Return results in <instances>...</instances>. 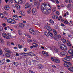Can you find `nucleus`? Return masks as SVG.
<instances>
[{
	"label": "nucleus",
	"mask_w": 73,
	"mask_h": 73,
	"mask_svg": "<svg viewBox=\"0 0 73 73\" xmlns=\"http://www.w3.org/2000/svg\"><path fill=\"white\" fill-rule=\"evenodd\" d=\"M48 5H49L48 3L44 2L42 4L41 7V11H42V13L45 15H49L50 14L49 11L48 10L45 9L44 8V7H45L46 6H47Z\"/></svg>",
	"instance_id": "f257e3e1"
},
{
	"label": "nucleus",
	"mask_w": 73,
	"mask_h": 73,
	"mask_svg": "<svg viewBox=\"0 0 73 73\" xmlns=\"http://www.w3.org/2000/svg\"><path fill=\"white\" fill-rule=\"evenodd\" d=\"M51 58L52 61H54V62H55L56 63H57V64L60 63V60L59 59H57L56 58H54V57H52Z\"/></svg>",
	"instance_id": "f03ea898"
},
{
	"label": "nucleus",
	"mask_w": 73,
	"mask_h": 73,
	"mask_svg": "<svg viewBox=\"0 0 73 73\" xmlns=\"http://www.w3.org/2000/svg\"><path fill=\"white\" fill-rule=\"evenodd\" d=\"M72 57L70 56H66L65 58H64L63 59V61L64 62H66V61H69L70 60Z\"/></svg>",
	"instance_id": "7ed1b4c3"
},
{
	"label": "nucleus",
	"mask_w": 73,
	"mask_h": 73,
	"mask_svg": "<svg viewBox=\"0 0 73 73\" xmlns=\"http://www.w3.org/2000/svg\"><path fill=\"white\" fill-rule=\"evenodd\" d=\"M60 48L63 50H67V47L64 44H61L60 45Z\"/></svg>",
	"instance_id": "20e7f679"
},
{
	"label": "nucleus",
	"mask_w": 73,
	"mask_h": 73,
	"mask_svg": "<svg viewBox=\"0 0 73 73\" xmlns=\"http://www.w3.org/2000/svg\"><path fill=\"white\" fill-rule=\"evenodd\" d=\"M25 9L28 8V9L30 10L31 9V7L29 6V3H26L25 5Z\"/></svg>",
	"instance_id": "39448f33"
},
{
	"label": "nucleus",
	"mask_w": 73,
	"mask_h": 73,
	"mask_svg": "<svg viewBox=\"0 0 73 73\" xmlns=\"http://www.w3.org/2000/svg\"><path fill=\"white\" fill-rule=\"evenodd\" d=\"M2 35L5 38H6V39H10V38L7 36V35L5 33H2Z\"/></svg>",
	"instance_id": "423d86ee"
},
{
	"label": "nucleus",
	"mask_w": 73,
	"mask_h": 73,
	"mask_svg": "<svg viewBox=\"0 0 73 73\" xmlns=\"http://www.w3.org/2000/svg\"><path fill=\"white\" fill-rule=\"evenodd\" d=\"M32 12L33 15H36V14L37 13V11L35 8H33L32 10Z\"/></svg>",
	"instance_id": "0eeeda50"
},
{
	"label": "nucleus",
	"mask_w": 73,
	"mask_h": 73,
	"mask_svg": "<svg viewBox=\"0 0 73 73\" xmlns=\"http://www.w3.org/2000/svg\"><path fill=\"white\" fill-rule=\"evenodd\" d=\"M60 54L62 56H66L68 55V53L66 52H61Z\"/></svg>",
	"instance_id": "6e6552de"
},
{
	"label": "nucleus",
	"mask_w": 73,
	"mask_h": 73,
	"mask_svg": "<svg viewBox=\"0 0 73 73\" xmlns=\"http://www.w3.org/2000/svg\"><path fill=\"white\" fill-rule=\"evenodd\" d=\"M42 53L43 55L45 57H48V56H49V54H48V53L47 52L45 51H42Z\"/></svg>",
	"instance_id": "1a4fd4ad"
},
{
	"label": "nucleus",
	"mask_w": 73,
	"mask_h": 73,
	"mask_svg": "<svg viewBox=\"0 0 73 73\" xmlns=\"http://www.w3.org/2000/svg\"><path fill=\"white\" fill-rule=\"evenodd\" d=\"M68 52L69 54H71V56L73 54V50L72 49H70L68 50Z\"/></svg>",
	"instance_id": "9d476101"
},
{
	"label": "nucleus",
	"mask_w": 73,
	"mask_h": 73,
	"mask_svg": "<svg viewBox=\"0 0 73 73\" xmlns=\"http://www.w3.org/2000/svg\"><path fill=\"white\" fill-rule=\"evenodd\" d=\"M0 17H1V18H3L5 19L7 18V17H5V16H4V15L1 13H0Z\"/></svg>",
	"instance_id": "9b49d317"
},
{
	"label": "nucleus",
	"mask_w": 73,
	"mask_h": 73,
	"mask_svg": "<svg viewBox=\"0 0 73 73\" xmlns=\"http://www.w3.org/2000/svg\"><path fill=\"white\" fill-rule=\"evenodd\" d=\"M8 48H5L4 50H5L6 52H7V53H12V52H11V51H10V50H8Z\"/></svg>",
	"instance_id": "f8f14e48"
},
{
	"label": "nucleus",
	"mask_w": 73,
	"mask_h": 73,
	"mask_svg": "<svg viewBox=\"0 0 73 73\" xmlns=\"http://www.w3.org/2000/svg\"><path fill=\"white\" fill-rule=\"evenodd\" d=\"M4 8L6 10V11H8V10H9V9L10 8L9 6L8 5H5V6L4 7Z\"/></svg>",
	"instance_id": "ddd939ff"
},
{
	"label": "nucleus",
	"mask_w": 73,
	"mask_h": 73,
	"mask_svg": "<svg viewBox=\"0 0 73 73\" xmlns=\"http://www.w3.org/2000/svg\"><path fill=\"white\" fill-rule=\"evenodd\" d=\"M72 65V64H64V66L65 67H66V68H69V67H70Z\"/></svg>",
	"instance_id": "4468645a"
},
{
	"label": "nucleus",
	"mask_w": 73,
	"mask_h": 73,
	"mask_svg": "<svg viewBox=\"0 0 73 73\" xmlns=\"http://www.w3.org/2000/svg\"><path fill=\"white\" fill-rule=\"evenodd\" d=\"M13 18L14 19H15V20H17L19 19V18H18L17 15H14L13 16Z\"/></svg>",
	"instance_id": "2eb2a0df"
},
{
	"label": "nucleus",
	"mask_w": 73,
	"mask_h": 73,
	"mask_svg": "<svg viewBox=\"0 0 73 73\" xmlns=\"http://www.w3.org/2000/svg\"><path fill=\"white\" fill-rule=\"evenodd\" d=\"M10 19L11 20V21L10 23L11 24H15L16 23V21L14 20L11 18H10Z\"/></svg>",
	"instance_id": "dca6fc26"
},
{
	"label": "nucleus",
	"mask_w": 73,
	"mask_h": 73,
	"mask_svg": "<svg viewBox=\"0 0 73 73\" xmlns=\"http://www.w3.org/2000/svg\"><path fill=\"white\" fill-rule=\"evenodd\" d=\"M15 7L17 9H20L21 8L20 5L19 4H16L15 5Z\"/></svg>",
	"instance_id": "f3484780"
},
{
	"label": "nucleus",
	"mask_w": 73,
	"mask_h": 73,
	"mask_svg": "<svg viewBox=\"0 0 73 73\" xmlns=\"http://www.w3.org/2000/svg\"><path fill=\"white\" fill-rule=\"evenodd\" d=\"M61 40H62L63 43L64 44H66V40L64 39V38H62L61 39Z\"/></svg>",
	"instance_id": "a211bd4d"
},
{
	"label": "nucleus",
	"mask_w": 73,
	"mask_h": 73,
	"mask_svg": "<svg viewBox=\"0 0 73 73\" xmlns=\"http://www.w3.org/2000/svg\"><path fill=\"white\" fill-rule=\"evenodd\" d=\"M29 31L31 33V34H32V32H34V33L35 32V31H34V30L32 29H29Z\"/></svg>",
	"instance_id": "6ab92c4d"
},
{
	"label": "nucleus",
	"mask_w": 73,
	"mask_h": 73,
	"mask_svg": "<svg viewBox=\"0 0 73 73\" xmlns=\"http://www.w3.org/2000/svg\"><path fill=\"white\" fill-rule=\"evenodd\" d=\"M48 34L49 35H48V36H50V37H52L53 36V34L51 32H50V31L48 32Z\"/></svg>",
	"instance_id": "aec40b11"
},
{
	"label": "nucleus",
	"mask_w": 73,
	"mask_h": 73,
	"mask_svg": "<svg viewBox=\"0 0 73 73\" xmlns=\"http://www.w3.org/2000/svg\"><path fill=\"white\" fill-rule=\"evenodd\" d=\"M5 57H10V55L8 53H5Z\"/></svg>",
	"instance_id": "412c9836"
},
{
	"label": "nucleus",
	"mask_w": 73,
	"mask_h": 73,
	"mask_svg": "<svg viewBox=\"0 0 73 73\" xmlns=\"http://www.w3.org/2000/svg\"><path fill=\"white\" fill-rule=\"evenodd\" d=\"M21 54L24 56H28V54L25 52L21 53Z\"/></svg>",
	"instance_id": "4be33fe9"
},
{
	"label": "nucleus",
	"mask_w": 73,
	"mask_h": 73,
	"mask_svg": "<svg viewBox=\"0 0 73 73\" xmlns=\"http://www.w3.org/2000/svg\"><path fill=\"white\" fill-rule=\"evenodd\" d=\"M19 26L21 27V28H23L24 27V25L23 23H20L19 24Z\"/></svg>",
	"instance_id": "5701e85b"
},
{
	"label": "nucleus",
	"mask_w": 73,
	"mask_h": 73,
	"mask_svg": "<svg viewBox=\"0 0 73 73\" xmlns=\"http://www.w3.org/2000/svg\"><path fill=\"white\" fill-rule=\"evenodd\" d=\"M33 45L34 48H37V44L36 43H33Z\"/></svg>",
	"instance_id": "b1692460"
},
{
	"label": "nucleus",
	"mask_w": 73,
	"mask_h": 73,
	"mask_svg": "<svg viewBox=\"0 0 73 73\" xmlns=\"http://www.w3.org/2000/svg\"><path fill=\"white\" fill-rule=\"evenodd\" d=\"M67 44L70 47L71 46V44H70V42H69L68 40L67 41Z\"/></svg>",
	"instance_id": "393cba45"
},
{
	"label": "nucleus",
	"mask_w": 73,
	"mask_h": 73,
	"mask_svg": "<svg viewBox=\"0 0 73 73\" xmlns=\"http://www.w3.org/2000/svg\"><path fill=\"white\" fill-rule=\"evenodd\" d=\"M49 22L50 23H51V24H52L53 25V24H54V21H53L52 19H50V20L49 21Z\"/></svg>",
	"instance_id": "a878e982"
},
{
	"label": "nucleus",
	"mask_w": 73,
	"mask_h": 73,
	"mask_svg": "<svg viewBox=\"0 0 73 73\" xmlns=\"http://www.w3.org/2000/svg\"><path fill=\"white\" fill-rule=\"evenodd\" d=\"M52 18L54 19H57L58 18V16L56 15H54V16H52Z\"/></svg>",
	"instance_id": "bb28decb"
},
{
	"label": "nucleus",
	"mask_w": 73,
	"mask_h": 73,
	"mask_svg": "<svg viewBox=\"0 0 73 73\" xmlns=\"http://www.w3.org/2000/svg\"><path fill=\"white\" fill-rule=\"evenodd\" d=\"M38 68L40 69H42V68L43 66L41 64H39L38 65Z\"/></svg>",
	"instance_id": "cd10ccee"
},
{
	"label": "nucleus",
	"mask_w": 73,
	"mask_h": 73,
	"mask_svg": "<svg viewBox=\"0 0 73 73\" xmlns=\"http://www.w3.org/2000/svg\"><path fill=\"white\" fill-rule=\"evenodd\" d=\"M68 70L71 72H73V67H71L70 68H68Z\"/></svg>",
	"instance_id": "c85d7f7f"
},
{
	"label": "nucleus",
	"mask_w": 73,
	"mask_h": 73,
	"mask_svg": "<svg viewBox=\"0 0 73 73\" xmlns=\"http://www.w3.org/2000/svg\"><path fill=\"white\" fill-rule=\"evenodd\" d=\"M53 32L54 35H56L57 34V31H56V30L53 29Z\"/></svg>",
	"instance_id": "c756f323"
},
{
	"label": "nucleus",
	"mask_w": 73,
	"mask_h": 73,
	"mask_svg": "<svg viewBox=\"0 0 73 73\" xmlns=\"http://www.w3.org/2000/svg\"><path fill=\"white\" fill-rule=\"evenodd\" d=\"M48 5L49 7L48 8V11H49H49H50V10H51V7H50V5H49V4H48V5Z\"/></svg>",
	"instance_id": "7c9ffc66"
},
{
	"label": "nucleus",
	"mask_w": 73,
	"mask_h": 73,
	"mask_svg": "<svg viewBox=\"0 0 73 73\" xmlns=\"http://www.w3.org/2000/svg\"><path fill=\"white\" fill-rule=\"evenodd\" d=\"M20 13H21V15H22V16H25V14H24V13L22 11H20Z\"/></svg>",
	"instance_id": "2f4dec72"
},
{
	"label": "nucleus",
	"mask_w": 73,
	"mask_h": 73,
	"mask_svg": "<svg viewBox=\"0 0 73 73\" xmlns=\"http://www.w3.org/2000/svg\"><path fill=\"white\" fill-rule=\"evenodd\" d=\"M54 50L55 52H58V49L57 47L55 48H54Z\"/></svg>",
	"instance_id": "473e14b6"
},
{
	"label": "nucleus",
	"mask_w": 73,
	"mask_h": 73,
	"mask_svg": "<svg viewBox=\"0 0 73 73\" xmlns=\"http://www.w3.org/2000/svg\"><path fill=\"white\" fill-rule=\"evenodd\" d=\"M56 37H57L58 38H61V35H60V34H58L57 35H56Z\"/></svg>",
	"instance_id": "72a5a7b5"
},
{
	"label": "nucleus",
	"mask_w": 73,
	"mask_h": 73,
	"mask_svg": "<svg viewBox=\"0 0 73 73\" xmlns=\"http://www.w3.org/2000/svg\"><path fill=\"white\" fill-rule=\"evenodd\" d=\"M18 47L19 49H21V48H22V45L20 44H19L18 46Z\"/></svg>",
	"instance_id": "f704fd0d"
},
{
	"label": "nucleus",
	"mask_w": 73,
	"mask_h": 73,
	"mask_svg": "<svg viewBox=\"0 0 73 73\" xmlns=\"http://www.w3.org/2000/svg\"><path fill=\"white\" fill-rule=\"evenodd\" d=\"M7 45H8V46H11V43H10V42H7Z\"/></svg>",
	"instance_id": "c9c22d12"
},
{
	"label": "nucleus",
	"mask_w": 73,
	"mask_h": 73,
	"mask_svg": "<svg viewBox=\"0 0 73 73\" xmlns=\"http://www.w3.org/2000/svg\"><path fill=\"white\" fill-rule=\"evenodd\" d=\"M49 26L48 25H47V26H45L44 28H45L46 29H47V30H48V29H49Z\"/></svg>",
	"instance_id": "e433bc0d"
},
{
	"label": "nucleus",
	"mask_w": 73,
	"mask_h": 73,
	"mask_svg": "<svg viewBox=\"0 0 73 73\" xmlns=\"http://www.w3.org/2000/svg\"><path fill=\"white\" fill-rule=\"evenodd\" d=\"M72 7V5H71V4H69L67 6V8H70V7Z\"/></svg>",
	"instance_id": "4c0bfd02"
},
{
	"label": "nucleus",
	"mask_w": 73,
	"mask_h": 73,
	"mask_svg": "<svg viewBox=\"0 0 73 73\" xmlns=\"http://www.w3.org/2000/svg\"><path fill=\"white\" fill-rule=\"evenodd\" d=\"M44 33L45 35L47 37H48V33L46 32V31H44Z\"/></svg>",
	"instance_id": "58836bf2"
},
{
	"label": "nucleus",
	"mask_w": 73,
	"mask_h": 73,
	"mask_svg": "<svg viewBox=\"0 0 73 73\" xmlns=\"http://www.w3.org/2000/svg\"><path fill=\"white\" fill-rule=\"evenodd\" d=\"M18 33L19 35H21V31L20 30H18Z\"/></svg>",
	"instance_id": "ea45409f"
},
{
	"label": "nucleus",
	"mask_w": 73,
	"mask_h": 73,
	"mask_svg": "<svg viewBox=\"0 0 73 73\" xmlns=\"http://www.w3.org/2000/svg\"><path fill=\"white\" fill-rule=\"evenodd\" d=\"M4 13L5 14V15H6V16H8V13L6 11H4Z\"/></svg>",
	"instance_id": "a19ab883"
},
{
	"label": "nucleus",
	"mask_w": 73,
	"mask_h": 73,
	"mask_svg": "<svg viewBox=\"0 0 73 73\" xmlns=\"http://www.w3.org/2000/svg\"><path fill=\"white\" fill-rule=\"evenodd\" d=\"M31 9L30 10V9H29V10L27 11L28 13L29 14V13H31V11L30 10H31Z\"/></svg>",
	"instance_id": "79ce46f5"
},
{
	"label": "nucleus",
	"mask_w": 73,
	"mask_h": 73,
	"mask_svg": "<svg viewBox=\"0 0 73 73\" xmlns=\"http://www.w3.org/2000/svg\"><path fill=\"white\" fill-rule=\"evenodd\" d=\"M10 4L13 3V0H9V2Z\"/></svg>",
	"instance_id": "37998d69"
},
{
	"label": "nucleus",
	"mask_w": 73,
	"mask_h": 73,
	"mask_svg": "<svg viewBox=\"0 0 73 73\" xmlns=\"http://www.w3.org/2000/svg\"><path fill=\"white\" fill-rule=\"evenodd\" d=\"M3 27L1 26L0 27V31H3Z\"/></svg>",
	"instance_id": "c03bdc74"
},
{
	"label": "nucleus",
	"mask_w": 73,
	"mask_h": 73,
	"mask_svg": "<svg viewBox=\"0 0 73 73\" xmlns=\"http://www.w3.org/2000/svg\"><path fill=\"white\" fill-rule=\"evenodd\" d=\"M18 3H19V4H21L22 3H23V1H22V0H20Z\"/></svg>",
	"instance_id": "a18cd8bd"
},
{
	"label": "nucleus",
	"mask_w": 73,
	"mask_h": 73,
	"mask_svg": "<svg viewBox=\"0 0 73 73\" xmlns=\"http://www.w3.org/2000/svg\"><path fill=\"white\" fill-rule=\"evenodd\" d=\"M28 42H32V40L31 39H28L27 40Z\"/></svg>",
	"instance_id": "49530a36"
},
{
	"label": "nucleus",
	"mask_w": 73,
	"mask_h": 73,
	"mask_svg": "<svg viewBox=\"0 0 73 73\" xmlns=\"http://www.w3.org/2000/svg\"><path fill=\"white\" fill-rule=\"evenodd\" d=\"M11 19H8L7 20V22L8 23H11Z\"/></svg>",
	"instance_id": "de8ad7c7"
},
{
	"label": "nucleus",
	"mask_w": 73,
	"mask_h": 73,
	"mask_svg": "<svg viewBox=\"0 0 73 73\" xmlns=\"http://www.w3.org/2000/svg\"><path fill=\"white\" fill-rule=\"evenodd\" d=\"M72 64L70 62H66L64 63V64Z\"/></svg>",
	"instance_id": "09e8293b"
},
{
	"label": "nucleus",
	"mask_w": 73,
	"mask_h": 73,
	"mask_svg": "<svg viewBox=\"0 0 73 73\" xmlns=\"http://www.w3.org/2000/svg\"><path fill=\"white\" fill-rule=\"evenodd\" d=\"M14 1L15 3H19V2L20 1V0H14Z\"/></svg>",
	"instance_id": "8fccbe9b"
},
{
	"label": "nucleus",
	"mask_w": 73,
	"mask_h": 73,
	"mask_svg": "<svg viewBox=\"0 0 73 73\" xmlns=\"http://www.w3.org/2000/svg\"><path fill=\"white\" fill-rule=\"evenodd\" d=\"M64 23L66 24H68V21L67 20H65L64 22Z\"/></svg>",
	"instance_id": "3c124183"
},
{
	"label": "nucleus",
	"mask_w": 73,
	"mask_h": 73,
	"mask_svg": "<svg viewBox=\"0 0 73 73\" xmlns=\"http://www.w3.org/2000/svg\"><path fill=\"white\" fill-rule=\"evenodd\" d=\"M0 42H1V43H3V42H4V40H3L2 39H0Z\"/></svg>",
	"instance_id": "603ef678"
},
{
	"label": "nucleus",
	"mask_w": 73,
	"mask_h": 73,
	"mask_svg": "<svg viewBox=\"0 0 73 73\" xmlns=\"http://www.w3.org/2000/svg\"><path fill=\"white\" fill-rule=\"evenodd\" d=\"M48 30V31H52V28H51L50 27H49Z\"/></svg>",
	"instance_id": "864d4df0"
},
{
	"label": "nucleus",
	"mask_w": 73,
	"mask_h": 73,
	"mask_svg": "<svg viewBox=\"0 0 73 73\" xmlns=\"http://www.w3.org/2000/svg\"><path fill=\"white\" fill-rule=\"evenodd\" d=\"M65 2L66 3H69V0H66Z\"/></svg>",
	"instance_id": "5fc2aeb1"
},
{
	"label": "nucleus",
	"mask_w": 73,
	"mask_h": 73,
	"mask_svg": "<svg viewBox=\"0 0 73 73\" xmlns=\"http://www.w3.org/2000/svg\"><path fill=\"white\" fill-rule=\"evenodd\" d=\"M35 56V54H34L33 53H32L31 52V56Z\"/></svg>",
	"instance_id": "6e6d98bb"
},
{
	"label": "nucleus",
	"mask_w": 73,
	"mask_h": 73,
	"mask_svg": "<svg viewBox=\"0 0 73 73\" xmlns=\"http://www.w3.org/2000/svg\"><path fill=\"white\" fill-rule=\"evenodd\" d=\"M29 73H35L31 70H30L29 71Z\"/></svg>",
	"instance_id": "4d7b16f0"
},
{
	"label": "nucleus",
	"mask_w": 73,
	"mask_h": 73,
	"mask_svg": "<svg viewBox=\"0 0 73 73\" xmlns=\"http://www.w3.org/2000/svg\"><path fill=\"white\" fill-rule=\"evenodd\" d=\"M56 14H57L58 15H60V13L58 12V11H57L56 12Z\"/></svg>",
	"instance_id": "13d9d810"
},
{
	"label": "nucleus",
	"mask_w": 73,
	"mask_h": 73,
	"mask_svg": "<svg viewBox=\"0 0 73 73\" xmlns=\"http://www.w3.org/2000/svg\"><path fill=\"white\" fill-rule=\"evenodd\" d=\"M2 25H3V27H5V26H6V24L4 23H3L2 24Z\"/></svg>",
	"instance_id": "bf43d9fd"
},
{
	"label": "nucleus",
	"mask_w": 73,
	"mask_h": 73,
	"mask_svg": "<svg viewBox=\"0 0 73 73\" xmlns=\"http://www.w3.org/2000/svg\"><path fill=\"white\" fill-rule=\"evenodd\" d=\"M55 1L56 3L57 4H58L59 3V1L58 0H55Z\"/></svg>",
	"instance_id": "052dcab7"
},
{
	"label": "nucleus",
	"mask_w": 73,
	"mask_h": 73,
	"mask_svg": "<svg viewBox=\"0 0 73 73\" xmlns=\"http://www.w3.org/2000/svg\"><path fill=\"white\" fill-rule=\"evenodd\" d=\"M53 11H54V12L56 11V8L55 7L53 9Z\"/></svg>",
	"instance_id": "680f3d73"
},
{
	"label": "nucleus",
	"mask_w": 73,
	"mask_h": 73,
	"mask_svg": "<svg viewBox=\"0 0 73 73\" xmlns=\"http://www.w3.org/2000/svg\"><path fill=\"white\" fill-rule=\"evenodd\" d=\"M7 62H10V60L8 59H7L6 60Z\"/></svg>",
	"instance_id": "e2e57ef3"
},
{
	"label": "nucleus",
	"mask_w": 73,
	"mask_h": 73,
	"mask_svg": "<svg viewBox=\"0 0 73 73\" xmlns=\"http://www.w3.org/2000/svg\"><path fill=\"white\" fill-rule=\"evenodd\" d=\"M33 41L34 42H37V41L35 39H33Z\"/></svg>",
	"instance_id": "0e129e2a"
},
{
	"label": "nucleus",
	"mask_w": 73,
	"mask_h": 73,
	"mask_svg": "<svg viewBox=\"0 0 73 73\" xmlns=\"http://www.w3.org/2000/svg\"><path fill=\"white\" fill-rule=\"evenodd\" d=\"M53 38H54V39L55 38H57V36L56 35H54Z\"/></svg>",
	"instance_id": "69168bd1"
},
{
	"label": "nucleus",
	"mask_w": 73,
	"mask_h": 73,
	"mask_svg": "<svg viewBox=\"0 0 73 73\" xmlns=\"http://www.w3.org/2000/svg\"><path fill=\"white\" fill-rule=\"evenodd\" d=\"M61 26H63V27H65V25L63 23H61Z\"/></svg>",
	"instance_id": "338daca9"
},
{
	"label": "nucleus",
	"mask_w": 73,
	"mask_h": 73,
	"mask_svg": "<svg viewBox=\"0 0 73 73\" xmlns=\"http://www.w3.org/2000/svg\"><path fill=\"white\" fill-rule=\"evenodd\" d=\"M62 17L61 16H60L58 18V20H60V19H61L62 18Z\"/></svg>",
	"instance_id": "774afa93"
}]
</instances>
